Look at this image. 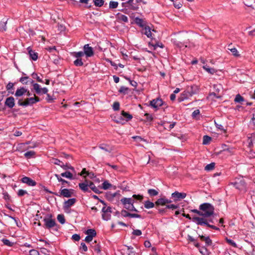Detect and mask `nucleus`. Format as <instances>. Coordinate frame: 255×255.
Returning <instances> with one entry per match:
<instances>
[{
	"label": "nucleus",
	"instance_id": "nucleus-1",
	"mask_svg": "<svg viewBox=\"0 0 255 255\" xmlns=\"http://www.w3.org/2000/svg\"><path fill=\"white\" fill-rule=\"evenodd\" d=\"M199 209L203 212L202 218H204L210 217L214 212V208L213 205L208 203L201 204L199 206Z\"/></svg>",
	"mask_w": 255,
	"mask_h": 255
},
{
	"label": "nucleus",
	"instance_id": "nucleus-2",
	"mask_svg": "<svg viewBox=\"0 0 255 255\" xmlns=\"http://www.w3.org/2000/svg\"><path fill=\"white\" fill-rule=\"evenodd\" d=\"M121 202L124 205V207L130 211L137 212L133 205L134 200L132 198H123L121 199Z\"/></svg>",
	"mask_w": 255,
	"mask_h": 255
},
{
	"label": "nucleus",
	"instance_id": "nucleus-3",
	"mask_svg": "<svg viewBox=\"0 0 255 255\" xmlns=\"http://www.w3.org/2000/svg\"><path fill=\"white\" fill-rule=\"evenodd\" d=\"M192 221L195 222L197 225L203 226L206 225L213 229L218 230L219 229L217 227L211 225L209 224L208 221L204 218H201L199 217H194L192 218Z\"/></svg>",
	"mask_w": 255,
	"mask_h": 255
},
{
	"label": "nucleus",
	"instance_id": "nucleus-4",
	"mask_svg": "<svg viewBox=\"0 0 255 255\" xmlns=\"http://www.w3.org/2000/svg\"><path fill=\"white\" fill-rule=\"evenodd\" d=\"M39 101V98L34 95L33 97L27 98L23 101L19 100L18 104L19 106L26 107L29 105H32Z\"/></svg>",
	"mask_w": 255,
	"mask_h": 255
},
{
	"label": "nucleus",
	"instance_id": "nucleus-5",
	"mask_svg": "<svg viewBox=\"0 0 255 255\" xmlns=\"http://www.w3.org/2000/svg\"><path fill=\"white\" fill-rule=\"evenodd\" d=\"M101 203L104 205L102 208V218L103 220L108 221L111 218V213H112V208L109 206H106L104 201H101Z\"/></svg>",
	"mask_w": 255,
	"mask_h": 255
},
{
	"label": "nucleus",
	"instance_id": "nucleus-6",
	"mask_svg": "<svg viewBox=\"0 0 255 255\" xmlns=\"http://www.w3.org/2000/svg\"><path fill=\"white\" fill-rule=\"evenodd\" d=\"M193 89L194 87H191L190 90L183 92L180 97L178 98L179 102H182L191 97L193 94H195L196 93V90H194Z\"/></svg>",
	"mask_w": 255,
	"mask_h": 255
},
{
	"label": "nucleus",
	"instance_id": "nucleus-7",
	"mask_svg": "<svg viewBox=\"0 0 255 255\" xmlns=\"http://www.w3.org/2000/svg\"><path fill=\"white\" fill-rule=\"evenodd\" d=\"M44 226L47 229L51 228L56 225L55 220L52 219L51 215H48L43 219Z\"/></svg>",
	"mask_w": 255,
	"mask_h": 255
},
{
	"label": "nucleus",
	"instance_id": "nucleus-8",
	"mask_svg": "<svg viewBox=\"0 0 255 255\" xmlns=\"http://www.w3.org/2000/svg\"><path fill=\"white\" fill-rule=\"evenodd\" d=\"M236 188L244 192L247 191L246 184L243 179H239L234 183Z\"/></svg>",
	"mask_w": 255,
	"mask_h": 255
},
{
	"label": "nucleus",
	"instance_id": "nucleus-9",
	"mask_svg": "<svg viewBox=\"0 0 255 255\" xmlns=\"http://www.w3.org/2000/svg\"><path fill=\"white\" fill-rule=\"evenodd\" d=\"M30 82L33 84V87L34 90L35 91L37 94H45L48 92V89L46 88H40L39 84L37 83H33V80H30Z\"/></svg>",
	"mask_w": 255,
	"mask_h": 255
},
{
	"label": "nucleus",
	"instance_id": "nucleus-10",
	"mask_svg": "<svg viewBox=\"0 0 255 255\" xmlns=\"http://www.w3.org/2000/svg\"><path fill=\"white\" fill-rule=\"evenodd\" d=\"M163 104L162 100L160 98H157L150 101L149 105L156 110Z\"/></svg>",
	"mask_w": 255,
	"mask_h": 255
},
{
	"label": "nucleus",
	"instance_id": "nucleus-11",
	"mask_svg": "<svg viewBox=\"0 0 255 255\" xmlns=\"http://www.w3.org/2000/svg\"><path fill=\"white\" fill-rule=\"evenodd\" d=\"M171 196L174 199V201H179L181 199L185 198L186 196V194L185 193H180L176 191L172 194Z\"/></svg>",
	"mask_w": 255,
	"mask_h": 255
},
{
	"label": "nucleus",
	"instance_id": "nucleus-12",
	"mask_svg": "<svg viewBox=\"0 0 255 255\" xmlns=\"http://www.w3.org/2000/svg\"><path fill=\"white\" fill-rule=\"evenodd\" d=\"M76 202L75 198L69 199L65 201L63 204V209L65 210H68L71 206H72Z\"/></svg>",
	"mask_w": 255,
	"mask_h": 255
},
{
	"label": "nucleus",
	"instance_id": "nucleus-13",
	"mask_svg": "<svg viewBox=\"0 0 255 255\" xmlns=\"http://www.w3.org/2000/svg\"><path fill=\"white\" fill-rule=\"evenodd\" d=\"M73 194V190L72 189H61L60 192L59 196H62L64 197H71Z\"/></svg>",
	"mask_w": 255,
	"mask_h": 255
},
{
	"label": "nucleus",
	"instance_id": "nucleus-14",
	"mask_svg": "<svg viewBox=\"0 0 255 255\" xmlns=\"http://www.w3.org/2000/svg\"><path fill=\"white\" fill-rule=\"evenodd\" d=\"M83 49L84 52L87 57H90L93 56L94 51L93 48L91 47H90L89 44L85 45Z\"/></svg>",
	"mask_w": 255,
	"mask_h": 255
},
{
	"label": "nucleus",
	"instance_id": "nucleus-15",
	"mask_svg": "<svg viewBox=\"0 0 255 255\" xmlns=\"http://www.w3.org/2000/svg\"><path fill=\"white\" fill-rule=\"evenodd\" d=\"M21 181L27 184L29 186H35L36 182L28 177H24L21 179Z\"/></svg>",
	"mask_w": 255,
	"mask_h": 255
},
{
	"label": "nucleus",
	"instance_id": "nucleus-16",
	"mask_svg": "<svg viewBox=\"0 0 255 255\" xmlns=\"http://www.w3.org/2000/svg\"><path fill=\"white\" fill-rule=\"evenodd\" d=\"M171 202V200H168L165 198H161L157 200L155 202V204L156 205H165L166 204L170 203Z\"/></svg>",
	"mask_w": 255,
	"mask_h": 255
},
{
	"label": "nucleus",
	"instance_id": "nucleus-17",
	"mask_svg": "<svg viewBox=\"0 0 255 255\" xmlns=\"http://www.w3.org/2000/svg\"><path fill=\"white\" fill-rule=\"evenodd\" d=\"M5 105L9 108H12L15 105L14 99L12 97L7 98L5 102Z\"/></svg>",
	"mask_w": 255,
	"mask_h": 255
},
{
	"label": "nucleus",
	"instance_id": "nucleus-18",
	"mask_svg": "<svg viewBox=\"0 0 255 255\" xmlns=\"http://www.w3.org/2000/svg\"><path fill=\"white\" fill-rule=\"evenodd\" d=\"M80 188L84 192H90L89 190V181L85 180L84 182L79 184Z\"/></svg>",
	"mask_w": 255,
	"mask_h": 255
},
{
	"label": "nucleus",
	"instance_id": "nucleus-19",
	"mask_svg": "<svg viewBox=\"0 0 255 255\" xmlns=\"http://www.w3.org/2000/svg\"><path fill=\"white\" fill-rule=\"evenodd\" d=\"M27 50L31 59L34 61L36 60L38 58V53L33 51L30 47H28Z\"/></svg>",
	"mask_w": 255,
	"mask_h": 255
},
{
	"label": "nucleus",
	"instance_id": "nucleus-20",
	"mask_svg": "<svg viewBox=\"0 0 255 255\" xmlns=\"http://www.w3.org/2000/svg\"><path fill=\"white\" fill-rule=\"evenodd\" d=\"M27 92V89L24 87H21L17 89L15 93V96L16 97H20Z\"/></svg>",
	"mask_w": 255,
	"mask_h": 255
},
{
	"label": "nucleus",
	"instance_id": "nucleus-21",
	"mask_svg": "<svg viewBox=\"0 0 255 255\" xmlns=\"http://www.w3.org/2000/svg\"><path fill=\"white\" fill-rule=\"evenodd\" d=\"M201 241H204L207 246H211L212 244V241L209 237H205L204 236H199Z\"/></svg>",
	"mask_w": 255,
	"mask_h": 255
},
{
	"label": "nucleus",
	"instance_id": "nucleus-22",
	"mask_svg": "<svg viewBox=\"0 0 255 255\" xmlns=\"http://www.w3.org/2000/svg\"><path fill=\"white\" fill-rule=\"evenodd\" d=\"M142 33L145 34L148 37H151V29L149 26H145L142 29Z\"/></svg>",
	"mask_w": 255,
	"mask_h": 255
},
{
	"label": "nucleus",
	"instance_id": "nucleus-23",
	"mask_svg": "<svg viewBox=\"0 0 255 255\" xmlns=\"http://www.w3.org/2000/svg\"><path fill=\"white\" fill-rule=\"evenodd\" d=\"M99 148L108 152H111L113 150L112 148L109 145L104 144H101Z\"/></svg>",
	"mask_w": 255,
	"mask_h": 255
},
{
	"label": "nucleus",
	"instance_id": "nucleus-24",
	"mask_svg": "<svg viewBox=\"0 0 255 255\" xmlns=\"http://www.w3.org/2000/svg\"><path fill=\"white\" fill-rule=\"evenodd\" d=\"M89 188L92 190L96 193H99L100 192L98 188L96 187L94 184L91 181H89Z\"/></svg>",
	"mask_w": 255,
	"mask_h": 255
},
{
	"label": "nucleus",
	"instance_id": "nucleus-25",
	"mask_svg": "<svg viewBox=\"0 0 255 255\" xmlns=\"http://www.w3.org/2000/svg\"><path fill=\"white\" fill-rule=\"evenodd\" d=\"M121 114L124 118H125L126 119L127 121H129L132 118V115H130L129 113H127L124 111H122Z\"/></svg>",
	"mask_w": 255,
	"mask_h": 255
},
{
	"label": "nucleus",
	"instance_id": "nucleus-26",
	"mask_svg": "<svg viewBox=\"0 0 255 255\" xmlns=\"http://www.w3.org/2000/svg\"><path fill=\"white\" fill-rule=\"evenodd\" d=\"M204 69H205L207 72L211 74H214L216 73V71L214 68H209L207 65H204L203 66Z\"/></svg>",
	"mask_w": 255,
	"mask_h": 255
},
{
	"label": "nucleus",
	"instance_id": "nucleus-27",
	"mask_svg": "<svg viewBox=\"0 0 255 255\" xmlns=\"http://www.w3.org/2000/svg\"><path fill=\"white\" fill-rule=\"evenodd\" d=\"M86 234L93 238L96 236V232L94 229H88L86 231Z\"/></svg>",
	"mask_w": 255,
	"mask_h": 255
},
{
	"label": "nucleus",
	"instance_id": "nucleus-28",
	"mask_svg": "<svg viewBox=\"0 0 255 255\" xmlns=\"http://www.w3.org/2000/svg\"><path fill=\"white\" fill-rule=\"evenodd\" d=\"M61 176L70 179H73V175L69 171H66L64 173H62L61 174Z\"/></svg>",
	"mask_w": 255,
	"mask_h": 255
},
{
	"label": "nucleus",
	"instance_id": "nucleus-29",
	"mask_svg": "<svg viewBox=\"0 0 255 255\" xmlns=\"http://www.w3.org/2000/svg\"><path fill=\"white\" fill-rule=\"evenodd\" d=\"M7 21L5 20H2L0 22V31H5L6 29V24Z\"/></svg>",
	"mask_w": 255,
	"mask_h": 255
},
{
	"label": "nucleus",
	"instance_id": "nucleus-30",
	"mask_svg": "<svg viewBox=\"0 0 255 255\" xmlns=\"http://www.w3.org/2000/svg\"><path fill=\"white\" fill-rule=\"evenodd\" d=\"M144 206L145 208L150 209L154 207V204L149 201H146L144 202Z\"/></svg>",
	"mask_w": 255,
	"mask_h": 255
},
{
	"label": "nucleus",
	"instance_id": "nucleus-31",
	"mask_svg": "<svg viewBox=\"0 0 255 255\" xmlns=\"http://www.w3.org/2000/svg\"><path fill=\"white\" fill-rule=\"evenodd\" d=\"M215 166V163L214 162H212L209 164H207L205 167V170L206 171H211L214 169Z\"/></svg>",
	"mask_w": 255,
	"mask_h": 255
},
{
	"label": "nucleus",
	"instance_id": "nucleus-32",
	"mask_svg": "<svg viewBox=\"0 0 255 255\" xmlns=\"http://www.w3.org/2000/svg\"><path fill=\"white\" fill-rule=\"evenodd\" d=\"M228 50H229L232 53V54L235 57H239L240 56L239 53L237 49L236 48H228Z\"/></svg>",
	"mask_w": 255,
	"mask_h": 255
},
{
	"label": "nucleus",
	"instance_id": "nucleus-33",
	"mask_svg": "<svg viewBox=\"0 0 255 255\" xmlns=\"http://www.w3.org/2000/svg\"><path fill=\"white\" fill-rule=\"evenodd\" d=\"M85 54L83 51L75 52L73 53V55L77 58H81Z\"/></svg>",
	"mask_w": 255,
	"mask_h": 255
},
{
	"label": "nucleus",
	"instance_id": "nucleus-34",
	"mask_svg": "<svg viewBox=\"0 0 255 255\" xmlns=\"http://www.w3.org/2000/svg\"><path fill=\"white\" fill-rule=\"evenodd\" d=\"M132 198L134 200V202H135V200H138L139 201H141L143 199V196L142 195L134 194L132 195Z\"/></svg>",
	"mask_w": 255,
	"mask_h": 255
},
{
	"label": "nucleus",
	"instance_id": "nucleus-35",
	"mask_svg": "<svg viewBox=\"0 0 255 255\" xmlns=\"http://www.w3.org/2000/svg\"><path fill=\"white\" fill-rule=\"evenodd\" d=\"M211 140V137L208 135H204L203 138V144H208Z\"/></svg>",
	"mask_w": 255,
	"mask_h": 255
},
{
	"label": "nucleus",
	"instance_id": "nucleus-36",
	"mask_svg": "<svg viewBox=\"0 0 255 255\" xmlns=\"http://www.w3.org/2000/svg\"><path fill=\"white\" fill-rule=\"evenodd\" d=\"M112 186V185L111 183H110L108 181H105L103 183L102 188L104 190H107L109 189Z\"/></svg>",
	"mask_w": 255,
	"mask_h": 255
},
{
	"label": "nucleus",
	"instance_id": "nucleus-37",
	"mask_svg": "<svg viewBox=\"0 0 255 255\" xmlns=\"http://www.w3.org/2000/svg\"><path fill=\"white\" fill-rule=\"evenodd\" d=\"M35 153V152L33 151H28L24 153V156L27 158H30L34 156Z\"/></svg>",
	"mask_w": 255,
	"mask_h": 255
},
{
	"label": "nucleus",
	"instance_id": "nucleus-38",
	"mask_svg": "<svg viewBox=\"0 0 255 255\" xmlns=\"http://www.w3.org/2000/svg\"><path fill=\"white\" fill-rule=\"evenodd\" d=\"M147 192L150 196H155L157 195L158 194V192L153 189H148Z\"/></svg>",
	"mask_w": 255,
	"mask_h": 255
},
{
	"label": "nucleus",
	"instance_id": "nucleus-39",
	"mask_svg": "<svg viewBox=\"0 0 255 255\" xmlns=\"http://www.w3.org/2000/svg\"><path fill=\"white\" fill-rule=\"evenodd\" d=\"M244 101V99L243 97H242L240 94H238L236 95V98L234 100V101L236 103H241V102H243Z\"/></svg>",
	"mask_w": 255,
	"mask_h": 255
},
{
	"label": "nucleus",
	"instance_id": "nucleus-40",
	"mask_svg": "<svg viewBox=\"0 0 255 255\" xmlns=\"http://www.w3.org/2000/svg\"><path fill=\"white\" fill-rule=\"evenodd\" d=\"M74 64L76 66H82L83 65V62L81 58H77V59L74 61Z\"/></svg>",
	"mask_w": 255,
	"mask_h": 255
},
{
	"label": "nucleus",
	"instance_id": "nucleus-41",
	"mask_svg": "<svg viewBox=\"0 0 255 255\" xmlns=\"http://www.w3.org/2000/svg\"><path fill=\"white\" fill-rule=\"evenodd\" d=\"M200 253L203 255H208L207 249L205 247H201L199 249Z\"/></svg>",
	"mask_w": 255,
	"mask_h": 255
},
{
	"label": "nucleus",
	"instance_id": "nucleus-42",
	"mask_svg": "<svg viewBox=\"0 0 255 255\" xmlns=\"http://www.w3.org/2000/svg\"><path fill=\"white\" fill-rule=\"evenodd\" d=\"M93 2L96 6L99 7L102 6L104 3L103 0H93Z\"/></svg>",
	"mask_w": 255,
	"mask_h": 255
},
{
	"label": "nucleus",
	"instance_id": "nucleus-43",
	"mask_svg": "<svg viewBox=\"0 0 255 255\" xmlns=\"http://www.w3.org/2000/svg\"><path fill=\"white\" fill-rule=\"evenodd\" d=\"M118 6V2L115 1H111L109 3V7L110 8H116Z\"/></svg>",
	"mask_w": 255,
	"mask_h": 255
},
{
	"label": "nucleus",
	"instance_id": "nucleus-44",
	"mask_svg": "<svg viewBox=\"0 0 255 255\" xmlns=\"http://www.w3.org/2000/svg\"><path fill=\"white\" fill-rule=\"evenodd\" d=\"M1 241L4 245L8 247H12L13 245V243L10 242L8 240L3 239Z\"/></svg>",
	"mask_w": 255,
	"mask_h": 255
},
{
	"label": "nucleus",
	"instance_id": "nucleus-45",
	"mask_svg": "<svg viewBox=\"0 0 255 255\" xmlns=\"http://www.w3.org/2000/svg\"><path fill=\"white\" fill-rule=\"evenodd\" d=\"M57 220L62 224H63L65 222L64 216L62 214H59L57 216Z\"/></svg>",
	"mask_w": 255,
	"mask_h": 255
},
{
	"label": "nucleus",
	"instance_id": "nucleus-46",
	"mask_svg": "<svg viewBox=\"0 0 255 255\" xmlns=\"http://www.w3.org/2000/svg\"><path fill=\"white\" fill-rule=\"evenodd\" d=\"M118 18L124 22H128V18L127 16L123 14H118Z\"/></svg>",
	"mask_w": 255,
	"mask_h": 255
},
{
	"label": "nucleus",
	"instance_id": "nucleus-47",
	"mask_svg": "<svg viewBox=\"0 0 255 255\" xmlns=\"http://www.w3.org/2000/svg\"><path fill=\"white\" fill-rule=\"evenodd\" d=\"M128 91V88L124 86H122L119 90V92L123 93L124 94H127Z\"/></svg>",
	"mask_w": 255,
	"mask_h": 255
},
{
	"label": "nucleus",
	"instance_id": "nucleus-48",
	"mask_svg": "<svg viewBox=\"0 0 255 255\" xmlns=\"http://www.w3.org/2000/svg\"><path fill=\"white\" fill-rule=\"evenodd\" d=\"M214 89L215 92L219 93L222 89V86L220 85H214Z\"/></svg>",
	"mask_w": 255,
	"mask_h": 255
},
{
	"label": "nucleus",
	"instance_id": "nucleus-49",
	"mask_svg": "<svg viewBox=\"0 0 255 255\" xmlns=\"http://www.w3.org/2000/svg\"><path fill=\"white\" fill-rule=\"evenodd\" d=\"M51 162L52 163L58 165H61L62 163L60 160L56 158H52L51 160Z\"/></svg>",
	"mask_w": 255,
	"mask_h": 255
},
{
	"label": "nucleus",
	"instance_id": "nucleus-50",
	"mask_svg": "<svg viewBox=\"0 0 255 255\" xmlns=\"http://www.w3.org/2000/svg\"><path fill=\"white\" fill-rule=\"evenodd\" d=\"M60 166L65 170H66L67 169H70L72 170H74V168L72 166H71V165H68L67 164L65 165L63 163H62V164L60 165Z\"/></svg>",
	"mask_w": 255,
	"mask_h": 255
},
{
	"label": "nucleus",
	"instance_id": "nucleus-51",
	"mask_svg": "<svg viewBox=\"0 0 255 255\" xmlns=\"http://www.w3.org/2000/svg\"><path fill=\"white\" fill-rule=\"evenodd\" d=\"M28 77H22L20 79L19 81L23 84H27L28 82Z\"/></svg>",
	"mask_w": 255,
	"mask_h": 255
},
{
	"label": "nucleus",
	"instance_id": "nucleus-52",
	"mask_svg": "<svg viewBox=\"0 0 255 255\" xmlns=\"http://www.w3.org/2000/svg\"><path fill=\"white\" fill-rule=\"evenodd\" d=\"M13 84L12 83H8L7 84V85H6V90L7 91H9L10 89H13ZM9 93H10L11 94H13V92H10V91H9Z\"/></svg>",
	"mask_w": 255,
	"mask_h": 255
},
{
	"label": "nucleus",
	"instance_id": "nucleus-53",
	"mask_svg": "<svg viewBox=\"0 0 255 255\" xmlns=\"http://www.w3.org/2000/svg\"><path fill=\"white\" fill-rule=\"evenodd\" d=\"M32 77L33 78H35L37 81L39 82H40V83H42L43 82V81L42 80V79H41L38 75L36 73H33L32 74Z\"/></svg>",
	"mask_w": 255,
	"mask_h": 255
},
{
	"label": "nucleus",
	"instance_id": "nucleus-54",
	"mask_svg": "<svg viewBox=\"0 0 255 255\" xmlns=\"http://www.w3.org/2000/svg\"><path fill=\"white\" fill-rule=\"evenodd\" d=\"M113 108L115 111H118L120 109V104L118 102H114L113 105Z\"/></svg>",
	"mask_w": 255,
	"mask_h": 255
},
{
	"label": "nucleus",
	"instance_id": "nucleus-55",
	"mask_svg": "<svg viewBox=\"0 0 255 255\" xmlns=\"http://www.w3.org/2000/svg\"><path fill=\"white\" fill-rule=\"evenodd\" d=\"M27 191L23 189H20L18 190L17 194L19 196H22L25 194H27Z\"/></svg>",
	"mask_w": 255,
	"mask_h": 255
},
{
	"label": "nucleus",
	"instance_id": "nucleus-56",
	"mask_svg": "<svg viewBox=\"0 0 255 255\" xmlns=\"http://www.w3.org/2000/svg\"><path fill=\"white\" fill-rule=\"evenodd\" d=\"M129 213L125 210H122L121 211V215L124 217H127L129 216Z\"/></svg>",
	"mask_w": 255,
	"mask_h": 255
},
{
	"label": "nucleus",
	"instance_id": "nucleus-57",
	"mask_svg": "<svg viewBox=\"0 0 255 255\" xmlns=\"http://www.w3.org/2000/svg\"><path fill=\"white\" fill-rule=\"evenodd\" d=\"M227 242L234 247H237L236 244L232 240L226 239Z\"/></svg>",
	"mask_w": 255,
	"mask_h": 255
},
{
	"label": "nucleus",
	"instance_id": "nucleus-58",
	"mask_svg": "<svg viewBox=\"0 0 255 255\" xmlns=\"http://www.w3.org/2000/svg\"><path fill=\"white\" fill-rule=\"evenodd\" d=\"M141 234V231L139 230H134L132 232V234L136 236H140Z\"/></svg>",
	"mask_w": 255,
	"mask_h": 255
},
{
	"label": "nucleus",
	"instance_id": "nucleus-59",
	"mask_svg": "<svg viewBox=\"0 0 255 255\" xmlns=\"http://www.w3.org/2000/svg\"><path fill=\"white\" fill-rule=\"evenodd\" d=\"M166 208L171 209L172 210L176 209L178 208V206L174 204L167 205L166 206Z\"/></svg>",
	"mask_w": 255,
	"mask_h": 255
},
{
	"label": "nucleus",
	"instance_id": "nucleus-60",
	"mask_svg": "<svg viewBox=\"0 0 255 255\" xmlns=\"http://www.w3.org/2000/svg\"><path fill=\"white\" fill-rule=\"evenodd\" d=\"M29 255H40V254L37 251L32 250L29 252Z\"/></svg>",
	"mask_w": 255,
	"mask_h": 255
},
{
	"label": "nucleus",
	"instance_id": "nucleus-61",
	"mask_svg": "<svg viewBox=\"0 0 255 255\" xmlns=\"http://www.w3.org/2000/svg\"><path fill=\"white\" fill-rule=\"evenodd\" d=\"M72 239L74 241H78L80 239V237L78 234H74L72 236Z\"/></svg>",
	"mask_w": 255,
	"mask_h": 255
},
{
	"label": "nucleus",
	"instance_id": "nucleus-62",
	"mask_svg": "<svg viewBox=\"0 0 255 255\" xmlns=\"http://www.w3.org/2000/svg\"><path fill=\"white\" fill-rule=\"evenodd\" d=\"M80 248L84 252H86L88 250V248H87L86 244L84 243H81V247H80Z\"/></svg>",
	"mask_w": 255,
	"mask_h": 255
},
{
	"label": "nucleus",
	"instance_id": "nucleus-63",
	"mask_svg": "<svg viewBox=\"0 0 255 255\" xmlns=\"http://www.w3.org/2000/svg\"><path fill=\"white\" fill-rule=\"evenodd\" d=\"M128 255H135L134 252L132 251V247H128Z\"/></svg>",
	"mask_w": 255,
	"mask_h": 255
},
{
	"label": "nucleus",
	"instance_id": "nucleus-64",
	"mask_svg": "<svg viewBox=\"0 0 255 255\" xmlns=\"http://www.w3.org/2000/svg\"><path fill=\"white\" fill-rule=\"evenodd\" d=\"M145 116H146V120L148 121H151L153 119L152 115H150L149 114H147V113L145 114Z\"/></svg>",
	"mask_w": 255,
	"mask_h": 255
}]
</instances>
